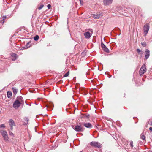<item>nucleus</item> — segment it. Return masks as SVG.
<instances>
[{
  "label": "nucleus",
  "mask_w": 152,
  "mask_h": 152,
  "mask_svg": "<svg viewBox=\"0 0 152 152\" xmlns=\"http://www.w3.org/2000/svg\"><path fill=\"white\" fill-rule=\"evenodd\" d=\"M0 133L3 137L4 140L6 142L8 141L9 137L7 132L5 130H0Z\"/></svg>",
  "instance_id": "f257e3e1"
},
{
  "label": "nucleus",
  "mask_w": 152,
  "mask_h": 152,
  "mask_svg": "<svg viewBox=\"0 0 152 152\" xmlns=\"http://www.w3.org/2000/svg\"><path fill=\"white\" fill-rule=\"evenodd\" d=\"M90 145L95 148H100L101 147V144L99 142L96 141H92L90 143Z\"/></svg>",
  "instance_id": "f03ea898"
},
{
  "label": "nucleus",
  "mask_w": 152,
  "mask_h": 152,
  "mask_svg": "<svg viewBox=\"0 0 152 152\" xmlns=\"http://www.w3.org/2000/svg\"><path fill=\"white\" fill-rule=\"evenodd\" d=\"M80 123H79V125H77L76 126H73L72 127L73 129L77 132H82L83 131V128L80 125Z\"/></svg>",
  "instance_id": "7ed1b4c3"
},
{
  "label": "nucleus",
  "mask_w": 152,
  "mask_h": 152,
  "mask_svg": "<svg viewBox=\"0 0 152 152\" xmlns=\"http://www.w3.org/2000/svg\"><path fill=\"white\" fill-rule=\"evenodd\" d=\"M150 28V26L149 23H146L145 24L143 27V30L144 31V34L146 36Z\"/></svg>",
  "instance_id": "20e7f679"
},
{
  "label": "nucleus",
  "mask_w": 152,
  "mask_h": 152,
  "mask_svg": "<svg viewBox=\"0 0 152 152\" xmlns=\"http://www.w3.org/2000/svg\"><path fill=\"white\" fill-rule=\"evenodd\" d=\"M146 71V66L145 64L142 65L139 71V74L140 75L142 76L144 74Z\"/></svg>",
  "instance_id": "39448f33"
},
{
  "label": "nucleus",
  "mask_w": 152,
  "mask_h": 152,
  "mask_svg": "<svg viewBox=\"0 0 152 152\" xmlns=\"http://www.w3.org/2000/svg\"><path fill=\"white\" fill-rule=\"evenodd\" d=\"M10 127V130H12L13 129V126H15V124L12 119H10L8 121Z\"/></svg>",
  "instance_id": "423d86ee"
},
{
  "label": "nucleus",
  "mask_w": 152,
  "mask_h": 152,
  "mask_svg": "<svg viewBox=\"0 0 152 152\" xmlns=\"http://www.w3.org/2000/svg\"><path fill=\"white\" fill-rule=\"evenodd\" d=\"M21 104L18 100H15L13 103V106L15 109H17L20 106Z\"/></svg>",
  "instance_id": "0eeeda50"
},
{
  "label": "nucleus",
  "mask_w": 152,
  "mask_h": 152,
  "mask_svg": "<svg viewBox=\"0 0 152 152\" xmlns=\"http://www.w3.org/2000/svg\"><path fill=\"white\" fill-rule=\"evenodd\" d=\"M101 46L103 50L107 53L109 52V50L107 47L102 43L101 44Z\"/></svg>",
  "instance_id": "6e6552de"
},
{
  "label": "nucleus",
  "mask_w": 152,
  "mask_h": 152,
  "mask_svg": "<svg viewBox=\"0 0 152 152\" xmlns=\"http://www.w3.org/2000/svg\"><path fill=\"white\" fill-rule=\"evenodd\" d=\"M83 125L87 128L91 129L93 127V126L91 124L89 123H83Z\"/></svg>",
  "instance_id": "1a4fd4ad"
},
{
  "label": "nucleus",
  "mask_w": 152,
  "mask_h": 152,
  "mask_svg": "<svg viewBox=\"0 0 152 152\" xmlns=\"http://www.w3.org/2000/svg\"><path fill=\"white\" fill-rule=\"evenodd\" d=\"M113 0H104L103 2L105 5H109L111 4Z\"/></svg>",
  "instance_id": "9d476101"
},
{
  "label": "nucleus",
  "mask_w": 152,
  "mask_h": 152,
  "mask_svg": "<svg viewBox=\"0 0 152 152\" xmlns=\"http://www.w3.org/2000/svg\"><path fill=\"white\" fill-rule=\"evenodd\" d=\"M84 35L86 38L88 39L90 38L91 36V34L88 31L85 33L84 34Z\"/></svg>",
  "instance_id": "9b49d317"
},
{
  "label": "nucleus",
  "mask_w": 152,
  "mask_h": 152,
  "mask_svg": "<svg viewBox=\"0 0 152 152\" xmlns=\"http://www.w3.org/2000/svg\"><path fill=\"white\" fill-rule=\"evenodd\" d=\"M145 57L146 59H147L149 57L150 55V51L148 49H146L145 52Z\"/></svg>",
  "instance_id": "f8f14e48"
},
{
  "label": "nucleus",
  "mask_w": 152,
  "mask_h": 152,
  "mask_svg": "<svg viewBox=\"0 0 152 152\" xmlns=\"http://www.w3.org/2000/svg\"><path fill=\"white\" fill-rule=\"evenodd\" d=\"M11 56L12 57V60L13 61H15L18 58V56L15 53H12V54Z\"/></svg>",
  "instance_id": "ddd939ff"
},
{
  "label": "nucleus",
  "mask_w": 152,
  "mask_h": 152,
  "mask_svg": "<svg viewBox=\"0 0 152 152\" xmlns=\"http://www.w3.org/2000/svg\"><path fill=\"white\" fill-rule=\"evenodd\" d=\"M16 100H18L19 102H20L21 103H22L23 102V97L20 96H18L17 99Z\"/></svg>",
  "instance_id": "4468645a"
},
{
  "label": "nucleus",
  "mask_w": 152,
  "mask_h": 152,
  "mask_svg": "<svg viewBox=\"0 0 152 152\" xmlns=\"http://www.w3.org/2000/svg\"><path fill=\"white\" fill-rule=\"evenodd\" d=\"M1 18L2 20L0 21V23L2 24H3L5 22V20L7 19V17L6 15H4L3 16H1Z\"/></svg>",
  "instance_id": "2eb2a0df"
},
{
  "label": "nucleus",
  "mask_w": 152,
  "mask_h": 152,
  "mask_svg": "<svg viewBox=\"0 0 152 152\" xmlns=\"http://www.w3.org/2000/svg\"><path fill=\"white\" fill-rule=\"evenodd\" d=\"M24 121L23 124V125H27L29 121L27 117H25L24 118Z\"/></svg>",
  "instance_id": "dca6fc26"
},
{
  "label": "nucleus",
  "mask_w": 152,
  "mask_h": 152,
  "mask_svg": "<svg viewBox=\"0 0 152 152\" xmlns=\"http://www.w3.org/2000/svg\"><path fill=\"white\" fill-rule=\"evenodd\" d=\"M100 16V14H93V17L95 19H98Z\"/></svg>",
  "instance_id": "f3484780"
},
{
  "label": "nucleus",
  "mask_w": 152,
  "mask_h": 152,
  "mask_svg": "<svg viewBox=\"0 0 152 152\" xmlns=\"http://www.w3.org/2000/svg\"><path fill=\"white\" fill-rule=\"evenodd\" d=\"M12 90L14 94H17L18 91L17 89L15 88H13Z\"/></svg>",
  "instance_id": "a211bd4d"
},
{
  "label": "nucleus",
  "mask_w": 152,
  "mask_h": 152,
  "mask_svg": "<svg viewBox=\"0 0 152 152\" xmlns=\"http://www.w3.org/2000/svg\"><path fill=\"white\" fill-rule=\"evenodd\" d=\"M7 93V96L8 98H10L12 95V93L10 91H8Z\"/></svg>",
  "instance_id": "6ab92c4d"
},
{
  "label": "nucleus",
  "mask_w": 152,
  "mask_h": 152,
  "mask_svg": "<svg viewBox=\"0 0 152 152\" xmlns=\"http://www.w3.org/2000/svg\"><path fill=\"white\" fill-rule=\"evenodd\" d=\"M39 38V36L38 35H36L34 37V39L35 41H37V40H38Z\"/></svg>",
  "instance_id": "aec40b11"
},
{
  "label": "nucleus",
  "mask_w": 152,
  "mask_h": 152,
  "mask_svg": "<svg viewBox=\"0 0 152 152\" xmlns=\"http://www.w3.org/2000/svg\"><path fill=\"white\" fill-rule=\"evenodd\" d=\"M12 14H9V15H7V16H6L7 18L8 19L9 18H11L12 17Z\"/></svg>",
  "instance_id": "412c9836"
},
{
  "label": "nucleus",
  "mask_w": 152,
  "mask_h": 152,
  "mask_svg": "<svg viewBox=\"0 0 152 152\" xmlns=\"http://www.w3.org/2000/svg\"><path fill=\"white\" fill-rule=\"evenodd\" d=\"M69 75V71H68L67 73H66L64 76V77H66L68 76Z\"/></svg>",
  "instance_id": "4be33fe9"
},
{
  "label": "nucleus",
  "mask_w": 152,
  "mask_h": 152,
  "mask_svg": "<svg viewBox=\"0 0 152 152\" xmlns=\"http://www.w3.org/2000/svg\"><path fill=\"white\" fill-rule=\"evenodd\" d=\"M141 44L144 47H145L146 46V43L145 42H143L141 43Z\"/></svg>",
  "instance_id": "5701e85b"
},
{
  "label": "nucleus",
  "mask_w": 152,
  "mask_h": 152,
  "mask_svg": "<svg viewBox=\"0 0 152 152\" xmlns=\"http://www.w3.org/2000/svg\"><path fill=\"white\" fill-rule=\"evenodd\" d=\"M141 138L143 140H145V137L144 135L141 136Z\"/></svg>",
  "instance_id": "b1692460"
},
{
  "label": "nucleus",
  "mask_w": 152,
  "mask_h": 152,
  "mask_svg": "<svg viewBox=\"0 0 152 152\" xmlns=\"http://www.w3.org/2000/svg\"><path fill=\"white\" fill-rule=\"evenodd\" d=\"M5 126L4 124H1L0 125V128H4L5 127Z\"/></svg>",
  "instance_id": "393cba45"
},
{
  "label": "nucleus",
  "mask_w": 152,
  "mask_h": 152,
  "mask_svg": "<svg viewBox=\"0 0 152 152\" xmlns=\"http://www.w3.org/2000/svg\"><path fill=\"white\" fill-rule=\"evenodd\" d=\"M130 145L132 148L133 147V142L132 141H130Z\"/></svg>",
  "instance_id": "a878e982"
},
{
  "label": "nucleus",
  "mask_w": 152,
  "mask_h": 152,
  "mask_svg": "<svg viewBox=\"0 0 152 152\" xmlns=\"http://www.w3.org/2000/svg\"><path fill=\"white\" fill-rule=\"evenodd\" d=\"M44 5H41L38 8V9L40 10H41L43 7Z\"/></svg>",
  "instance_id": "bb28decb"
},
{
  "label": "nucleus",
  "mask_w": 152,
  "mask_h": 152,
  "mask_svg": "<svg viewBox=\"0 0 152 152\" xmlns=\"http://www.w3.org/2000/svg\"><path fill=\"white\" fill-rule=\"evenodd\" d=\"M122 9V8L121 7H117L116 10L117 11H119Z\"/></svg>",
  "instance_id": "cd10ccee"
},
{
  "label": "nucleus",
  "mask_w": 152,
  "mask_h": 152,
  "mask_svg": "<svg viewBox=\"0 0 152 152\" xmlns=\"http://www.w3.org/2000/svg\"><path fill=\"white\" fill-rule=\"evenodd\" d=\"M89 115H85L84 116V117L85 118H86V119H88L89 118Z\"/></svg>",
  "instance_id": "c85d7f7f"
},
{
  "label": "nucleus",
  "mask_w": 152,
  "mask_h": 152,
  "mask_svg": "<svg viewBox=\"0 0 152 152\" xmlns=\"http://www.w3.org/2000/svg\"><path fill=\"white\" fill-rule=\"evenodd\" d=\"M9 134L10 135V136H14V134L10 131L9 132Z\"/></svg>",
  "instance_id": "c756f323"
},
{
  "label": "nucleus",
  "mask_w": 152,
  "mask_h": 152,
  "mask_svg": "<svg viewBox=\"0 0 152 152\" xmlns=\"http://www.w3.org/2000/svg\"><path fill=\"white\" fill-rule=\"evenodd\" d=\"M80 3L81 5H82L83 4V0H79Z\"/></svg>",
  "instance_id": "7c9ffc66"
},
{
  "label": "nucleus",
  "mask_w": 152,
  "mask_h": 152,
  "mask_svg": "<svg viewBox=\"0 0 152 152\" xmlns=\"http://www.w3.org/2000/svg\"><path fill=\"white\" fill-rule=\"evenodd\" d=\"M136 51L138 53H139L140 52H141V50L139 49H137V50H136Z\"/></svg>",
  "instance_id": "2f4dec72"
},
{
  "label": "nucleus",
  "mask_w": 152,
  "mask_h": 152,
  "mask_svg": "<svg viewBox=\"0 0 152 152\" xmlns=\"http://www.w3.org/2000/svg\"><path fill=\"white\" fill-rule=\"evenodd\" d=\"M51 7V6L50 4H49L47 5V7L48 9H50Z\"/></svg>",
  "instance_id": "473e14b6"
},
{
  "label": "nucleus",
  "mask_w": 152,
  "mask_h": 152,
  "mask_svg": "<svg viewBox=\"0 0 152 152\" xmlns=\"http://www.w3.org/2000/svg\"><path fill=\"white\" fill-rule=\"evenodd\" d=\"M149 129L151 131H152V127H150L149 128Z\"/></svg>",
  "instance_id": "72a5a7b5"
},
{
  "label": "nucleus",
  "mask_w": 152,
  "mask_h": 152,
  "mask_svg": "<svg viewBox=\"0 0 152 152\" xmlns=\"http://www.w3.org/2000/svg\"><path fill=\"white\" fill-rule=\"evenodd\" d=\"M29 44V43L28 42V43H27V44H26V45H28Z\"/></svg>",
  "instance_id": "f704fd0d"
},
{
  "label": "nucleus",
  "mask_w": 152,
  "mask_h": 152,
  "mask_svg": "<svg viewBox=\"0 0 152 152\" xmlns=\"http://www.w3.org/2000/svg\"><path fill=\"white\" fill-rule=\"evenodd\" d=\"M151 125L152 126V122H151Z\"/></svg>",
  "instance_id": "c9c22d12"
},
{
  "label": "nucleus",
  "mask_w": 152,
  "mask_h": 152,
  "mask_svg": "<svg viewBox=\"0 0 152 152\" xmlns=\"http://www.w3.org/2000/svg\"><path fill=\"white\" fill-rule=\"evenodd\" d=\"M97 126H100V125H97Z\"/></svg>",
  "instance_id": "e433bc0d"
},
{
  "label": "nucleus",
  "mask_w": 152,
  "mask_h": 152,
  "mask_svg": "<svg viewBox=\"0 0 152 152\" xmlns=\"http://www.w3.org/2000/svg\"><path fill=\"white\" fill-rule=\"evenodd\" d=\"M96 127L97 128H98V127L97 126H96Z\"/></svg>",
  "instance_id": "4c0bfd02"
}]
</instances>
